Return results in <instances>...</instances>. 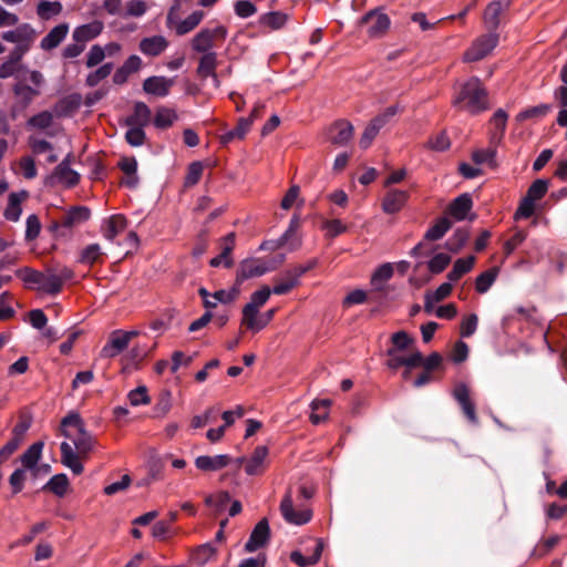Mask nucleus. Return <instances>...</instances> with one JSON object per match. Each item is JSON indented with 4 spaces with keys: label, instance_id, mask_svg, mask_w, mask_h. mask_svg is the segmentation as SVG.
<instances>
[{
    "label": "nucleus",
    "instance_id": "nucleus-15",
    "mask_svg": "<svg viewBox=\"0 0 567 567\" xmlns=\"http://www.w3.org/2000/svg\"><path fill=\"white\" fill-rule=\"evenodd\" d=\"M353 135V126L348 121H338L329 130V141L333 145H346Z\"/></svg>",
    "mask_w": 567,
    "mask_h": 567
},
{
    "label": "nucleus",
    "instance_id": "nucleus-3",
    "mask_svg": "<svg viewBox=\"0 0 567 567\" xmlns=\"http://www.w3.org/2000/svg\"><path fill=\"white\" fill-rule=\"evenodd\" d=\"M91 218V209L86 206L78 205L68 209L59 220H53L49 230L59 237H68L71 230Z\"/></svg>",
    "mask_w": 567,
    "mask_h": 567
},
{
    "label": "nucleus",
    "instance_id": "nucleus-21",
    "mask_svg": "<svg viewBox=\"0 0 567 567\" xmlns=\"http://www.w3.org/2000/svg\"><path fill=\"white\" fill-rule=\"evenodd\" d=\"M69 32L68 23H60L49 31V33L41 40L40 48L45 51L58 48L66 38Z\"/></svg>",
    "mask_w": 567,
    "mask_h": 567
},
{
    "label": "nucleus",
    "instance_id": "nucleus-32",
    "mask_svg": "<svg viewBox=\"0 0 567 567\" xmlns=\"http://www.w3.org/2000/svg\"><path fill=\"white\" fill-rule=\"evenodd\" d=\"M104 252L99 244H90L82 249L79 258V262L87 265L90 267L95 264H103Z\"/></svg>",
    "mask_w": 567,
    "mask_h": 567
},
{
    "label": "nucleus",
    "instance_id": "nucleus-11",
    "mask_svg": "<svg viewBox=\"0 0 567 567\" xmlns=\"http://www.w3.org/2000/svg\"><path fill=\"white\" fill-rule=\"evenodd\" d=\"M237 272L238 281H245L250 278L260 277L269 271L266 261L261 259L247 258L240 261Z\"/></svg>",
    "mask_w": 567,
    "mask_h": 567
},
{
    "label": "nucleus",
    "instance_id": "nucleus-63",
    "mask_svg": "<svg viewBox=\"0 0 567 567\" xmlns=\"http://www.w3.org/2000/svg\"><path fill=\"white\" fill-rule=\"evenodd\" d=\"M535 212V200L528 196H524L519 206L514 215L515 219L529 218Z\"/></svg>",
    "mask_w": 567,
    "mask_h": 567
},
{
    "label": "nucleus",
    "instance_id": "nucleus-26",
    "mask_svg": "<svg viewBox=\"0 0 567 567\" xmlns=\"http://www.w3.org/2000/svg\"><path fill=\"white\" fill-rule=\"evenodd\" d=\"M152 112L144 102H136L134 104V112L127 116L125 124L127 126H146L151 123Z\"/></svg>",
    "mask_w": 567,
    "mask_h": 567
},
{
    "label": "nucleus",
    "instance_id": "nucleus-4",
    "mask_svg": "<svg viewBox=\"0 0 567 567\" xmlns=\"http://www.w3.org/2000/svg\"><path fill=\"white\" fill-rule=\"evenodd\" d=\"M227 35V29L218 25L214 29H202L192 40V49L198 53H210L216 41H224Z\"/></svg>",
    "mask_w": 567,
    "mask_h": 567
},
{
    "label": "nucleus",
    "instance_id": "nucleus-9",
    "mask_svg": "<svg viewBox=\"0 0 567 567\" xmlns=\"http://www.w3.org/2000/svg\"><path fill=\"white\" fill-rule=\"evenodd\" d=\"M270 538V528L267 518L259 520L254 527L249 539L245 544V550L247 553H254L257 549L264 547Z\"/></svg>",
    "mask_w": 567,
    "mask_h": 567
},
{
    "label": "nucleus",
    "instance_id": "nucleus-54",
    "mask_svg": "<svg viewBox=\"0 0 567 567\" xmlns=\"http://www.w3.org/2000/svg\"><path fill=\"white\" fill-rule=\"evenodd\" d=\"M496 148L475 150L472 153V161L477 164L488 163L491 166H495Z\"/></svg>",
    "mask_w": 567,
    "mask_h": 567
},
{
    "label": "nucleus",
    "instance_id": "nucleus-20",
    "mask_svg": "<svg viewBox=\"0 0 567 567\" xmlns=\"http://www.w3.org/2000/svg\"><path fill=\"white\" fill-rule=\"evenodd\" d=\"M235 233H229L223 238V249L221 252L210 259L209 265L212 267H218L221 264L226 268H231L234 266V260L231 258V252L235 248Z\"/></svg>",
    "mask_w": 567,
    "mask_h": 567
},
{
    "label": "nucleus",
    "instance_id": "nucleus-33",
    "mask_svg": "<svg viewBox=\"0 0 567 567\" xmlns=\"http://www.w3.org/2000/svg\"><path fill=\"white\" fill-rule=\"evenodd\" d=\"M126 225L127 220L124 215H113L106 220V227L103 229V236L107 240L113 241L115 237L125 229Z\"/></svg>",
    "mask_w": 567,
    "mask_h": 567
},
{
    "label": "nucleus",
    "instance_id": "nucleus-46",
    "mask_svg": "<svg viewBox=\"0 0 567 567\" xmlns=\"http://www.w3.org/2000/svg\"><path fill=\"white\" fill-rule=\"evenodd\" d=\"M216 555V548L209 544H203L193 551V561L198 566H204L213 556Z\"/></svg>",
    "mask_w": 567,
    "mask_h": 567
},
{
    "label": "nucleus",
    "instance_id": "nucleus-24",
    "mask_svg": "<svg viewBox=\"0 0 567 567\" xmlns=\"http://www.w3.org/2000/svg\"><path fill=\"white\" fill-rule=\"evenodd\" d=\"M34 35L35 32L33 28L28 23H23L14 30L3 32L2 39L7 42L21 44L31 42L34 39Z\"/></svg>",
    "mask_w": 567,
    "mask_h": 567
},
{
    "label": "nucleus",
    "instance_id": "nucleus-49",
    "mask_svg": "<svg viewBox=\"0 0 567 567\" xmlns=\"http://www.w3.org/2000/svg\"><path fill=\"white\" fill-rule=\"evenodd\" d=\"M230 502V495L228 492H219L216 495H208L205 498V504L215 509L216 513H220L225 509L227 504Z\"/></svg>",
    "mask_w": 567,
    "mask_h": 567
},
{
    "label": "nucleus",
    "instance_id": "nucleus-56",
    "mask_svg": "<svg viewBox=\"0 0 567 567\" xmlns=\"http://www.w3.org/2000/svg\"><path fill=\"white\" fill-rule=\"evenodd\" d=\"M130 403L133 406H138L141 404H148L151 402V398L147 393V388L145 385H140L136 389L130 391L128 393Z\"/></svg>",
    "mask_w": 567,
    "mask_h": 567
},
{
    "label": "nucleus",
    "instance_id": "nucleus-22",
    "mask_svg": "<svg viewBox=\"0 0 567 567\" xmlns=\"http://www.w3.org/2000/svg\"><path fill=\"white\" fill-rule=\"evenodd\" d=\"M142 66V59L138 55H131L123 63L121 68H118L114 75L113 82L117 85H122L127 82L131 74L137 72Z\"/></svg>",
    "mask_w": 567,
    "mask_h": 567
},
{
    "label": "nucleus",
    "instance_id": "nucleus-27",
    "mask_svg": "<svg viewBox=\"0 0 567 567\" xmlns=\"http://www.w3.org/2000/svg\"><path fill=\"white\" fill-rule=\"evenodd\" d=\"M251 127V118L240 117L235 128L221 134L219 136V142L221 145L226 146L234 142L235 140H244L246 134L249 132Z\"/></svg>",
    "mask_w": 567,
    "mask_h": 567
},
{
    "label": "nucleus",
    "instance_id": "nucleus-19",
    "mask_svg": "<svg viewBox=\"0 0 567 567\" xmlns=\"http://www.w3.org/2000/svg\"><path fill=\"white\" fill-rule=\"evenodd\" d=\"M231 462V457L227 454L215 456L200 455L196 457L195 465L203 472L218 471L226 467Z\"/></svg>",
    "mask_w": 567,
    "mask_h": 567
},
{
    "label": "nucleus",
    "instance_id": "nucleus-41",
    "mask_svg": "<svg viewBox=\"0 0 567 567\" xmlns=\"http://www.w3.org/2000/svg\"><path fill=\"white\" fill-rule=\"evenodd\" d=\"M470 239V230L467 228H457L454 234L445 243L446 248L451 252H458Z\"/></svg>",
    "mask_w": 567,
    "mask_h": 567
},
{
    "label": "nucleus",
    "instance_id": "nucleus-35",
    "mask_svg": "<svg viewBox=\"0 0 567 567\" xmlns=\"http://www.w3.org/2000/svg\"><path fill=\"white\" fill-rule=\"evenodd\" d=\"M43 442L39 441L33 443L28 450L20 456L21 463L24 468L32 470L41 458Z\"/></svg>",
    "mask_w": 567,
    "mask_h": 567
},
{
    "label": "nucleus",
    "instance_id": "nucleus-18",
    "mask_svg": "<svg viewBox=\"0 0 567 567\" xmlns=\"http://www.w3.org/2000/svg\"><path fill=\"white\" fill-rule=\"evenodd\" d=\"M268 447L266 445L257 446L252 455L248 458L245 465V472L248 475H260L266 468V458L268 456Z\"/></svg>",
    "mask_w": 567,
    "mask_h": 567
},
{
    "label": "nucleus",
    "instance_id": "nucleus-58",
    "mask_svg": "<svg viewBox=\"0 0 567 567\" xmlns=\"http://www.w3.org/2000/svg\"><path fill=\"white\" fill-rule=\"evenodd\" d=\"M203 171L204 167L200 162L190 163L185 177V186L190 187L196 185L202 177Z\"/></svg>",
    "mask_w": 567,
    "mask_h": 567
},
{
    "label": "nucleus",
    "instance_id": "nucleus-39",
    "mask_svg": "<svg viewBox=\"0 0 567 567\" xmlns=\"http://www.w3.org/2000/svg\"><path fill=\"white\" fill-rule=\"evenodd\" d=\"M69 487V478L65 474H56L52 476L49 482L43 486V489L50 491L59 497L65 495Z\"/></svg>",
    "mask_w": 567,
    "mask_h": 567
},
{
    "label": "nucleus",
    "instance_id": "nucleus-47",
    "mask_svg": "<svg viewBox=\"0 0 567 567\" xmlns=\"http://www.w3.org/2000/svg\"><path fill=\"white\" fill-rule=\"evenodd\" d=\"M113 66L114 65L112 62H107V63L101 65L97 70H95L94 72H91L86 76L85 84L90 87L96 86L102 80L110 76V74L113 71Z\"/></svg>",
    "mask_w": 567,
    "mask_h": 567
},
{
    "label": "nucleus",
    "instance_id": "nucleus-61",
    "mask_svg": "<svg viewBox=\"0 0 567 567\" xmlns=\"http://www.w3.org/2000/svg\"><path fill=\"white\" fill-rule=\"evenodd\" d=\"M172 408V394L169 391H163L154 406L156 416H164Z\"/></svg>",
    "mask_w": 567,
    "mask_h": 567
},
{
    "label": "nucleus",
    "instance_id": "nucleus-53",
    "mask_svg": "<svg viewBox=\"0 0 567 567\" xmlns=\"http://www.w3.org/2000/svg\"><path fill=\"white\" fill-rule=\"evenodd\" d=\"M13 93L22 99L24 105H28L40 92L28 84L19 82L13 86Z\"/></svg>",
    "mask_w": 567,
    "mask_h": 567
},
{
    "label": "nucleus",
    "instance_id": "nucleus-13",
    "mask_svg": "<svg viewBox=\"0 0 567 567\" xmlns=\"http://www.w3.org/2000/svg\"><path fill=\"white\" fill-rule=\"evenodd\" d=\"M130 342L127 341L126 336L123 334L122 330H115L112 332L109 341L101 350V355L103 358H114L123 352Z\"/></svg>",
    "mask_w": 567,
    "mask_h": 567
},
{
    "label": "nucleus",
    "instance_id": "nucleus-62",
    "mask_svg": "<svg viewBox=\"0 0 567 567\" xmlns=\"http://www.w3.org/2000/svg\"><path fill=\"white\" fill-rule=\"evenodd\" d=\"M391 341L393 344L392 349H395V352L406 350L414 342L413 338H411L405 331H398L393 333Z\"/></svg>",
    "mask_w": 567,
    "mask_h": 567
},
{
    "label": "nucleus",
    "instance_id": "nucleus-59",
    "mask_svg": "<svg viewBox=\"0 0 567 567\" xmlns=\"http://www.w3.org/2000/svg\"><path fill=\"white\" fill-rule=\"evenodd\" d=\"M41 230V223L37 215L32 214L28 216L25 221V240L32 241L34 240Z\"/></svg>",
    "mask_w": 567,
    "mask_h": 567
},
{
    "label": "nucleus",
    "instance_id": "nucleus-28",
    "mask_svg": "<svg viewBox=\"0 0 567 567\" xmlns=\"http://www.w3.org/2000/svg\"><path fill=\"white\" fill-rule=\"evenodd\" d=\"M49 179L51 183L56 179L68 187H73L79 184L80 175L65 164H59Z\"/></svg>",
    "mask_w": 567,
    "mask_h": 567
},
{
    "label": "nucleus",
    "instance_id": "nucleus-60",
    "mask_svg": "<svg viewBox=\"0 0 567 567\" xmlns=\"http://www.w3.org/2000/svg\"><path fill=\"white\" fill-rule=\"evenodd\" d=\"M400 111L399 105H391L384 110L381 114L377 115L374 118L371 120V122L377 126L379 130H381L383 126H385L391 118H393Z\"/></svg>",
    "mask_w": 567,
    "mask_h": 567
},
{
    "label": "nucleus",
    "instance_id": "nucleus-31",
    "mask_svg": "<svg viewBox=\"0 0 567 567\" xmlns=\"http://www.w3.org/2000/svg\"><path fill=\"white\" fill-rule=\"evenodd\" d=\"M27 197H28L27 190H22L21 193H11L9 195L8 205L3 213L4 217L8 220H11V221L19 220L21 213H22L21 200H22V198H27Z\"/></svg>",
    "mask_w": 567,
    "mask_h": 567
},
{
    "label": "nucleus",
    "instance_id": "nucleus-17",
    "mask_svg": "<svg viewBox=\"0 0 567 567\" xmlns=\"http://www.w3.org/2000/svg\"><path fill=\"white\" fill-rule=\"evenodd\" d=\"M408 198L409 193L406 190L390 189L382 200V209L386 214H395L402 209Z\"/></svg>",
    "mask_w": 567,
    "mask_h": 567
},
{
    "label": "nucleus",
    "instance_id": "nucleus-52",
    "mask_svg": "<svg viewBox=\"0 0 567 567\" xmlns=\"http://www.w3.org/2000/svg\"><path fill=\"white\" fill-rule=\"evenodd\" d=\"M53 123V115L49 111H42L33 116H31L28 121V124L32 127H37L39 130H47Z\"/></svg>",
    "mask_w": 567,
    "mask_h": 567
},
{
    "label": "nucleus",
    "instance_id": "nucleus-14",
    "mask_svg": "<svg viewBox=\"0 0 567 567\" xmlns=\"http://www.w3.org/2000/svg\"><path fill=\"white\" fill-rule=\"evenodd\" d=\"M103 22L94 20L90 23L76 27L73 30L72 38L74 42H79L85 45L86 42L95 39L103 31Z\"/></svg>",
    "mask_w": 567,
    "mask_h": 567
},
{
    "label": "nucleus",
    "instance_id": "nucleus-23",
    "mask_svg": "<svg viewBox=\"0 0 567 567\" xmlns=\"http://www.w3.org/2000/svg\"><path fill=\"white\" fill-rule=\"evenodd\" d=\"M218 65L217 53L210 52L205 53L200 56L196 73L199 78H213L215 83L218 84V78L216 74V68Z\"/></svg>",
    "mask_w": 567,
    "mask_h": 567
},
{
    "label": "nucleus",
    "instance_id": "nucleus-43",
    "mask_svg": "<svg viewBox=\"0 0 567 567\" xmlns=\"http://www.w3.org/2000/svg\"><path fill=\"white\" fill-rule=\"evenodd\" d=\"M393 276L392 265L386 262L377 268L371 277V285L377 290H382V284L390 280Z\"/></svg>",
    "mask_w": 567,
    "mask_h": 567
},
{
    "label": "nucleus",
    "instance_id": "nucleus-55",
    "mask_svg": "<svg viewBox=\"0 0 567 567\" xmlns=\"http://www.w3.org/2000/svg\"><path fill=\"white\" fill-rule=\"evenodd\" d=\"M548 189V181L546 179H536L528 187L526 196L534 199L535 202L542 199Z\"/></svg>",
    "mask_w": 567,
    "mask_h": 567
},
{
    "label": "nucleus",
    "instance_id": "nucleus-29",
    "mask_svg": "<svg viewBox=\"0 0 567 567\" xmlns=\"http://www.w3.org/2000/svg\"><path fill=\"white\" fill-rule=\"evenodd\" d=\"M553 111V105L543 103L539 105L527 107L520 111L516 116L515 121L517 123H523L528 120L538 121L547 116Z\"/></svg>",
    "mask_w": 567,
    "mask_h": 567
},
{
    "label": "nucleus",
    "instance_id": "nucleus-57",
    "mask_svg": "<svg viewBox=\"0 0 567 567\" xmlns=\"http://www.w3.org/2000/svg\"><path fill=\"white\" fill-rule=\"evenodd\" d=\"M143 127L144 126H131L125 133V140L131 146L137 147L144 144L146 135Z\"/></svg>",
    "mask_w": 567,
    "mask_h": 567
},
{
    "label": "nucleus",
    "instance_id": "nucleus-16",
    "mask_svg": "<svg viewBox=\"0 0 567 567\" xmlns=\"http://www.w3.org/2000/svg\"><path fill=\"white\" fill-rule=\"evenodd\" d=\"M473 207V200L468 193L461 194L447 206L446 213L456 220H464Z\"/></svg>",
    "mask_w": 567,
    "mask_h": 567
},
{
    "label": "nucleus",
    "instance_id": "nucleus-7",
    "mask_svg": "<svg viewBox=\"0 0 567 567\" xmlns=\"http://www.w3.org/2000/svg\"><path fill=\"white\" fill-rule=\"evenodd\" d=\"M280 513L284 519L292 525H305L312 518L310 508H293L291 492L288 491L280 503Z\"/></svg>",
    "mask_w": 567,
    "mask_h": 567
},
{
    "label": "nucleus",
    "instance_id": "nucleus-1",
    "mask_svg": "<svg viewBox=\"0 0 567 567\" xmlns=\"http://www.w3.org/2000/svg\"><path fill=\"white\" fill-rule=\"evenodd\" d=\"M62 434L70 439L75 449L68 442H62L60 446L61 462L64 466L69 467L73 474L80 475L83 473L84 467L80 462V457H85L93 450L95 439L86 431L84 422L79 413L71 412L61 421Z\"/></svg>",
    "mask_w": 567,
    "mask_h": 567
},
{
    "label": "nucleus",
    "instance_id": "nucleus-8",
    "mask_svg": "<svg viewBox=\"0 0 567 567\" xmlns=\"http://www.w3.org/2000/svg\"><path fill=\"white\" fill-rule=\"evenodd\" d=\"M511 0H496L492 1L485 9L483 20L487 31L496 32L501 20L499 17L503 12L508 10Z\"/></svg>",
    "mask_w": 567,
    "mask_h": 567
},
{
    "label": "nucleus",
    "instance_id": "nucleus-40",
    "mask_svg": "<svg viewBox=\"0 0 567 567\" xmlns=\"http://www.w3.org/2000/svg\"><path fill=\"white\" fill-rule=\"evenodd\" d=\"M258 311L259 308L248 302L243 309V324H246L248 329L256 331L262 329L266 326V322H261V320L256 319Z\"/></svg>",
    "mask_w": 567,
    "mask_h": 567
},
{
    "label": "nucleus",
    "instance_id": "nucleus-42",
    "mask_svg": "<svg viewBox=\"0 0 567 567\" xmlns=\"http://www.w3.org/2000/svg\"><path fill=\"white\" fill-rule=\"evenodd\" d=\"M204 12L203 11H194L192 14H189L185 20L181 21L176 25V33L178 35H184L192 30H194L203 20Z\"/></svg>",
    "mask_w": 567,
    "mask_h": 567
},
{
    "label": "nucleus",
    "instance_id": "nucleus-64",
    "mask_svg": "<svg viewBox=\"0 0 567 567\" xmlns=\"http://www.w3.org/2000/svg\"><path fill=\"white\" fill-rule=\"evenodd\" d=\"M105 58V50L99 45L94 44L91 47L87 56H86V66L87 68H94L97 64H100Z\"/></svg>",
    "mask_w": 567,
    "mask_h": 567
},
{
    "label": "nucleus",
    "instance_id": "nucleus-45",
    "mask_svg": "<svg viewBox=\"0 0 567 567\" xmlns=\"http://www.w3.org/2000/svg\"><path fill=\"white\" fill-rule=\"evenodd\" d=\"M62 287L61 278L58 277L56 272L50 269L47 275L44 274L41 290L49 295H58L62 290Z\"/></svg>",
    "mask_w": 567,
    "mask_h": 567
},
{
    "label": "nucleus",
    "instance_id": "nucleus-36",
    "mask_svg": "<svg viewBox=\"0 0 567 567\" xmlns=\"http://www.w3.org/2000/svg\"><path fill=\"white\" fill-rule=\"evenodd\" d=\"M452 221L447 217H440L424 234V240H439L450 230Z\"/></svg>",
    "mask_w": 567,
    "mask_h": 567
},
{
    "label": "nucleus",
    "instance_id": "nucleus-6",
    "mask_svg": "<svg viewBox=\"0 0 567 567\" xmlns=\"http://www.w3.org/2000/svg\"><path fill=\"white\" fill-rule=\"evenodd\" d=\"M360 24L368 27L367 33L370 38H381L389 30L391 20L380 9H373L361 18Z\"/></svg>",
    "mask_w": 567,
    "mask_h": 567
},
{
    "label": "nucleus",
    "instance_id": "nucleus-10",
    "mask_svg": "<svg viewBox=\"0 0 567 567\" xmlns=\"http://www.w3.org/2000/svg\"><path fill=\"white\" fill-rule=\"evenodd\" d=\"M454 399L460 404L464 415L467 417V420L476 424L478 422L477 415H476V409L475 404L472 402L470 398V390L465 383H460L455 386L453 392Z\"/></svg>",
    "mask_w": 567,
    "mask_h": 567
},
{
    "label": "nucleus",
    "instance_id": "nucleus-25",
    "mask_svg": "<svg viewBox=\"0 0 567 567\" xmlns=\"http://www.w3.org/2000/svg\"><path fill=\"white\" fill-rule=\"evenodd\" d=\"M82 96L79 93H72L59 100L54 105V112L60 117L72 115L81 105Z\"/></svg>",
    "mask_w": 567,
    "mask_h": 567
},
{
    "label": "nucleus",
    "instance_id": "nucleus-37",
    "mask_svg": "<svg viewBox=\"0 0 567 567\" xmlns=\"http://www.w3.org/2000/svg\"><path fill=\"white\" fill-rule=\"evenodd\" d=\"M176 120H177V114L175 113V111L167 109L165 106H159L156 110V114H155L153 123H154L155 127H157L159 130H166V128L171 127Z\"/></svg>",
    "mask_w": 567,
    "mask_h": 567
},
{
    "label": "nucleus",
    "instance_id": "nucleus-51",
    "mask_svg": "<svg viewBox=\"0 0 567 567\" xmlns=\"http://www.w3.org/2000/svg\"><path fill=\"white\" fill-rule=\"evenodd\" d=\"M451 262V257L447 254L440 252L433 256L427 262L429 270L434 274H441Z\"/></svg>",
    "mask_w": 567,
    "mask_h": 567
},
{
    "label": "nucleus",
    "instance_id": "nucleus-2",
    "mask_svg": "<svg viewBox=\"0 0 567 567\" xmlns=\"http://www.w3.org/2000/svg\"><path fill=\"white\" fill-rule=\"evenodd\" d=\"M452 103L461 111L477 115L489 109L488 92L477 76H472L461 84Z\"/></svg>",
    "mask_w": 567,
    "mask_h": 567
},
{
    "label": "nucleus",
    "instance_id": "nucleus-50",
    "mask_svg": "<svg viewBox=\"0 0 567 567\" xmlns=\"http://www.w3.org/2000/svg\"><path fill=\"white\" fill-rule=\"evenodd\" d=\"M560 540L558 535H554L538 543L534 548L532 556L535 558H542L547 555Z\"/></svg>",
    "mask_w": 567,
    "mask_h": 567
},
{
    "label": "nucleus",
    "instance_id": "nucleus-34",
    "mask_svg": "<svg viewBox=\"0 0 567 567\" xmlns=\"http://www.w3.org/2000/svg\"><path fill=\"white\" fill-rule=\"evenodd\" d=\"M475 261H476L475 256H468L466 258L457 259L454 262L452 270L447 274V279L450 281L460 280L465 274H467L472 270Z\"/></svg>",
    "mask_w": 567,
    "mask_h": 567
},
{
    "label": "nucleus",
    "instance_id": "nucleus-44",
    "mask_svg": "<svg viewBox=\"0 0 567 567\" xmlns=\"http://www.w3.org/2000/svg\"><path fill=\"white\" fill-rule=\"evenodd\" d=\"M16 276L23 280L28 285H38L41 289L42 281L44 280V274L34 270L30 267H23L16 271Z\"/></svg>",
    "mask_w": 567,
    "mask_h": 567
},
{
    "label": "nucleus",
    "instance_id": "nucleus-48",
    "mask_svg": "<svg viewBox=\"0 0 567 567\" xmlns=\"http://www.w3.org/2000/svg\"><path fill=\"white\" fill-rule=\"evenodd\" d=\"M63 7L59 1H41L37 7L38 16L43 20H49L52 16L61 13Z\"/></svg>",
    "mask_w": 567,
    "mask_h": 567
},
{
    "label": "nucleus",
    "instance_id": "nucleus-12",
    "mask_svg": "<svg viewBox=\"0 0 567 567\" xmlns=\"http://www.w3.org/2000/svg\"><path fill=\"white\" fill-rule=\"evenodd\" d=\"M174 85V79L165 76H150L143 82V91L147 94L164 97L169 94L171 87Z\"/></svg>",
    "mask_w": 567,
    "mask_h": 567
},
{
    "label": "nucleus",
    "instance_id": "nucleus-5",
    "mask_svg": "<svg viewBox=\"0 0 567 567\" xmlns=\"http://www.w3.org/2000/svg\"><path fill=\"white\" fill-rule=\"evenodd\" d=\"M499 35L491 32L480 37L473 45L464 53L465 62H476L484 59L497 45Z\"/></svg>",
    "mask_w": 567,
    "mask_h": 567
},
{
    "label": "nucleus",
    "instance_id": "nucleus-38",
    "mask_svg": "<svg viewBox=\"0 0 567 567\" xmlns=\"http://www.w3.org/2000/svg\"><path fill=\"white\" fill-rule=\"evenodd\" d=\"M498 268L492 267L487 269L486 271L482 272L477 276L475 280V289L478 293H485L488 291V289L492 287V285L495 282L497 275H498Z\"/></svg>",
    "mask_w": 567,
    "mask_h": 567
},
{
    "label": "nucleus",
    "instance_id": "nucleus-30",
    "mask_svg": "<svg viewBox=\"0 0 567 567\" xmlns=\"http://www.w3.org/2000/svg\"><path fill=\"white\" fill-rule=\"evenodd\" d=\"M168 45L167 40L162 35L144 38L140 42V50L150 56L159 55Z\"/></svg>",
    "mask_w": 567,
    "mask_h": 567
}]
</instances>
